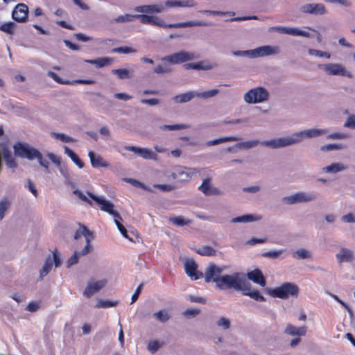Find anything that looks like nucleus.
Wrapping results in <instances>:
<instances>
[{
  "label": "nucleus",
  "instance_id": "obj_24",
  "mask_svg": "<svg viewBox=\"0 0 355 355\" xmlns=\"http://www.w3.org/2000/svg\"><path fill=\"white\" fill-rule=\"evenodd\" d=\"M248 278L254 283L265 286L266 284V279L259 269H254L247 273Z\"/></svg>",
  "mask_w": 355,
  "mask_h": 355
},
{
  "label": "nucleus",
  "instance_id": "obj_27",
  "mask_svg": "<svg viewBox=\"0 0 355 355\" xmlns=\"http://www.w3.org/2000/svg\"><path fill=\"white\" fill-rule=\"evenodd\" d=\"M88 156L90 158L91 164L94 168L107 167L109 164L100 155H95L94 153L89 151Z\"/></svg>",
  "mask_w": 355,
  "mask_h": 355
},
{
  "label": "nucleus",
  "instance_id": "obj_55",
  "mask_svg": "<svg viewBox=\"0 0 355 355\" xmlns=\"http://www.w3.org/2000/svg\"><path fill=\"white\" fill-rule=\"evenodd\" d=\"M212 65L207 64H205L203 62H200L197 63H193V69H198V70H209L212 69Z\"/></svg>",
  "mask_w": 355,
  "mask_h": 355
},
{
  "label": "nucleus",
  "instance_id": "obj_44",
  "mask_svg": "<svg viewBox=\"0 0 355 355\" xmlns=\"http://www.w3.org/2000/svg\"><path fill=\"white\" fill-rule=\"evenodd\" d=\"M188 126L184 124H176V125H164L160 126V129L162 130H178L186 129Z\"/></svg>",
  "mask_w": 355,
  "mask_h": 355
},
{
  "label": "nucleus",
  "instance_id": "obj_14",
  "mask_svg": "<svg viewBox=\"0 0 355 355\" xmlns=\"http://www.w3.org/2000/svg\"><path fill=\"white\" fill-rule=\"evenodd\" d=\"M197 173L196 168H182L178 167L172 173L171 176L178 182H188Z\"/></svg>",
  "mask_w": 355,
  "mask_h": 355
},
{
  "label": "nucleus",
  "instance_id": "obj_39",
  "mask_svg": "<svg viewBox=\"0 0 355 355\" xmlns=\"http://www.w3.org/2000/svg\"><path fill=\"white\" fill-rule=\"evenodd\" d=\"M134 19H136V15L125 14L114 18V21L115 23H127L132 21Z\"/></svg>",
  "mask_w": 355,
  "mask_h": 355
},
{
  "label": "nucleus",
  "instance_id": "obj_42",
  "mask_svg": "<svg viewBox=\"0 0 355 355\" xmlns=\"http://www.w3.org/2000/svg\"><path fill=\"white\" fill-rule=\"evenodd\" d=\"M257 218L251 214L244 215L239 217L232 218V222L233 223H241V222H251L255 220Z\"/></svg>",
  "mask_w": 355,
  "mask_h": 355
},
{
  "label": "nucleus",
  "instance_id": "obj_1",
  "mask_svg": "<svg viewBox=\"0 0 355 355\" xmlns=\"http://www.w3.org/2000/svg\"><path fill=\"white\" fill-rule=\"evenodd\" d=\"M326 130L309 129L300 132H297L293 135V137L291 138L288 137L272 139L270 141H263L262 142V144L266 146H270L273 148H277L279 147L289 146L291 144L299 142L302 140L303 137H315L321 135H324L326 133Z\"/></svg>",
  "mask_w": 355,
  "mask_h": 355
},
{
  "label": "nucleus",
  "instance_id": "obj_50",
  "mask_svg": "<svg viewBox=\"0 0 355 355\" xmlns=\"http://www.w3.org/2000/svg\"><path fill=\"white\" fill-rule=\"evenodd\" d=\"M326 3L338 4L344 7H351L352 2L350 0H324Z\"/></svg>",
  "mask_w": 355,
  "mask_h": 355
},
{
  "label": "nucleus",
  "instance_id": "obj_20",
  "mask_svg": "<svg viewBox=\"0 0 355 355\" xmlns=\"http://www.w3.org/2000/svg\"><path fill=\"white\" fill-rule=\"evenodd\" d=\"M300 10L303 13L322 15L326 13L327 9L322 3H307L302 6Z\"/></svg>",
  "mask_w": 355,
  "mask_h": 355
},
{
  "label": "nucleus",
  "instance_id": "obj_48",
  "mask_svg": "<svg viewBox=\"0 0 355 355\" xmlns=\"http://www.w3.org/2000/svg\"><path fill=\"white\" fill-rule=\"evenodd\" d=\"M51 135L57 139H59L63 142H66V143H69V142H72L73 141V139L69 137V136H67L65 135L64 134H62V133H55V132H53L51 134Z\"/></svg>",
  "mask_w": 355,
  "mask_h": 355
},
{
  "label": "nucleus",
  "instance_id": "obj_30",
  "mask_svg": "<svg viewBox=\"0 0 355 355\" xmlns=\"http://www.w3.org/2000/svg\"><path fill=\"white\" fill-rule=\"evenodd\" d=\"M347 168V166L340 163H333L329 166L323 168L325 173H336Z\"/></svg>",
  "mask_w": 355,
  "mask_h": 355
},
{
  "label": "nucleus",
  "instance_id": "obj_61",
  "mask_svg": "<svg viewBox=\"0 0 355 355\" xmlns=\"http://www.w3.org/2000/svg\"><path fill=\"white\" fill-rule=\"evenodd\" d=\"M258 144H259L258 141H248L240 143L238 145L240 147H243L245 148L248 149V148H251L252 147H255L256 146H257Z\"/></svg>",
  "mask_w": 355,
  "mask_h": 355
},
{
  "label": "nucleus",
  "instance_id": "obj_36",
  "mask_svg": "<svg viewBox=\"0 0 355 355\" xmlns=\"http://www.w3.org/2000/svg\"><path fill=\"white\" fill-rule=\"evenodd\" d=\"M53 266V260L51 258V257H49L45 261V263L42 267V268L40 270V277L41 278H43L44 276H46L51 270Z\"/></svg>",
  "mask_w": 355,
  "mask_h": 355
},
{
  "label": "nucleus",
  "instance_id": "obj_17",
  "mask_svg": "<svg viewBox=\"0 0 355 355\" xmlns=\"http://www.w3.org/2000/svg\"><path fill=\"white\" fill-rule=\"evenodd\" d=\"M184 269L186 274L192 280H197L203 277V273L198 270V266L193 259H189L185 261Z\"/></svg>",
  "mask_w": 355,
  "mask_h": 355
},
{
  "label": "nucleus",
  "instance_id": "obj_28",
  "mask_svg": "<svg viewBox=\"0 0 355 355\" xmlns=\"http://www.w3.org/2000/svg\"><path fill=\"white\" fill-rule=\"evenodd\" d=\"M2 155L8 168H16L17 167V163L10 150L3 148L2 150Z\"/></svg>",
  "mask_w": 355,
  "mask_h": 355
},
{
  "label": "nucleus",
  "instance_id": "obj_12",
  "mask_svg": "<svg viewBox=\"0 0 355 355\" xmlns=\"http://www.w3.org/2000/svg\"><path fill=\"white\" fill-rule=\"evenodd\" d=\"M196 58V56H195L193 53L181 51L170 55L163 57L161 58V60L168 62L172 64H176L191 60Z\"/></svg>",
  "mask_w": 355,
  "mask_h": 355
},
{
  "label": "nucleus",
  "instance_id": "obj_22",
  "mask_svg": "<svg viewBox=\"0 0 355 355\" xmlns=\"http://www.w3.org/2000/svg\"><path fill=\"white\" fill-rule=\"evenodd\" d=\"M106 283L107 281L103 279L89 284L85 289L83 295L87 298L92 297L94 293L103 288L106 285Z\"/></svg>",
  "mask_w": 355,
  "mask_h": 355
},
{
  "label": "nucleus",
  "instance_id": "obj_62",
  "mask_svg": "<svg viewBox=\"0 0 355 355\" xmlns=\"http://www.w3.org/2000/svg\"><path fill=\"white\" fill-rule=\"evenodd\" d=\"M144 284L141 283L140 284L138 287L137 288L136 291H135L134 294L132 295L131 297V303H135L139 298V294L142 290Z\"/></svg>",
  "mask_w": 355,
  "mask_h": 355
},
{
  "label": "nucleus",
  "instance_id": "obj_5",
  "mask_svg": "<svg viewBox=\"0 0 355 355\" xmlns=\"http://www.w3.org/2000/svg\"><path fill=\"white\" fill-rule=\"evenodd\" d=\"M268 293L273 297L288 299L290 297H297L299 288L293 283L285 282L279 287L269 290Z\"/></svg>",
  "mask_w": 355,
  "mask_h": 355
},
{
  "label": "nucleus",
  "instance_id": "obj_7",
  "mask_svg": "<svg viewBox=\"0 0 355 355\" xmlns=\"http://www.w3.org/2000/svg\"><path fill=\"white\" fill-rule=\"evenodd\" d=\"M269 96L268 92L262 87H258L250 89L244 94V100L246 103L252 104L266 101Z\"/></svg>",
  "mask_w": 355,
  "mask_h": 355
},
{
  "label": "nucleus",
  "instance_id": "obj_9",
  "mask_svg": "<svg viewBox=\"0 0 355 355\" xmlns=\"http://www.w3.org/2000/svg\"><path fill=\"white\" fill-rule=\"evenodd\" d=\"M87 195L100 206L102 211L107 212L110 215L113 216L114 219L117 218L122 220L120 214L116 211L114 210V205L112 202L106 200L104 198L97 196L91 192H87Z\"/></svg>",
  "mask_w": 355,
  "mask_h": 355
},
{
  "label": "nucleus",
  "instance_id": "obj_26",
  "mask_svg": "<svg viewBox=\"0 0 355 355\" xmlns=\"http://www.w3.org/2000/svg\"><path fill=\"white\" fill-rule=\"evenodd\" d=\"M284 332L291 336H304L306 334V327L305 326L296 327L291 324H288Z\"/></svg>",
  "mask_w": 355,
  "mask_h": 355
},
{
  "label": "nucleus",
  "instance_id": "obj_54",
  "mask_svg": "<svg viewBox=\"0 0 355 355\" xmlns=\"http://www.w3.org/2000/svg\"><path fill=\"white\" fill-rule=\"evenodd\" d=\"M283 252V250H271L266 252L263 254V257H269L272 259H276Z\"/></svg>",
  "mask_w": 355,
  "mask_h": 355
},
{
  "label": "nucleus",
  "instance_id": "obj_13",
  "mask_svg": "<svg viewBox=\"0 0 355 355\" xmlns=\"http://www.w3.org/2000/svg\"><path fill=\"white\" fill-rule=\"evenodd\" d=\"M223 268L217 266L214 263H211L206 268L205 272V281L207 283L215 282L216 286L219 284V279L221 278Z\"/></svg>",
  "mask_w": 355,
  "mask_h": 355
},
{
  "label": "nucleus",
  "instance_id": "obj_60",
  "mask_svg": "<svg viewBox=\"0 0 355 355\" xmlns=\"http://www.w3.org/2000/svg\"><path fill=\"white\" fill-rule=\"evenodd\" d=\"M40 309V303L37 302H31L26 306V310L30 312H35Z\"/></svg>",
  "mask_w": 355,
  "mask_h": 355
},
{
  "label": "nucleus",
  "instance_id": "obj_63",
  "mask_svg": "<svg viewBox=\"0 0 355 355\" xmlns=\"http://www.w3.org/2000/svg\"><path fill=\"white\" fill-rule=\"evenodd\" d=\"M154 187L157 188L162 191H170L175 188L171 184H154Z\"/></svg>",
  "mask_w": 355,
  "mask_h": 355
},
{
  "label": "nucleus",
  "instance_id": "obj_23",
  "mask_svg": "<svg viewBox=\"0 0 355 355\" xmlns=\"http://www.w3.org/2000/svg\"><path fill=\"white\" fill-rule=\"evenodd\" d=\"M241 292H242L243 295L249 296L256 301H259V302L266 301V298L262 295H261V293H259V291L258 290L251 291L250 284L248 281H246Z\"/></svg>",
  "mask_w": 355,
  "mask_h": 355
},
{
  "label": "nucleus",
  "instance_id": "obj_2",
  "mask_svg": "<svg viewBox=\"0 0 355 355\" xmlns=\"http://www.w3.org/2000/svg\"><path fill=\"white\" fill-rule=\"evenodd\" d=\"M136 19L143 24H150L156 26L161 28H186L193 26H206L207 24L203 21H189L186 22H180L176 24H166L162 19L156 16H151L147 15H136Z\"/></svg>",
  "mask_w": 355,
  "mask_h": 355
},
{
  "label": "nucleus",
  "instance_id": "obj_38",
  "mask_svg": "<svg viewBox=\"0 0 355 355\" xmlns=\"http://www.w3.org/2000/svg\"><path fill=\"white\" fill-rule=\"evenodd\" d=\"M85 62L91 64H95L98 67H103L110 64L112 60L108 58H101L96 60H87Z\"/></svg>",
  "mask_w": 355,
  "mask_h": 355
},
{
  "label": "nucleus",
  "instance_id": "obj_59",
  "mask_svg": "<svg viewBox=\"0 0 355 355\" xmlns=\"http://www.w3.org/2000/svg\"><path fill=\"white\" fill-rule=\"evenodd\" d=\"M344 126L351 129H355V115H350L345 123Z\"/></svg>",
  "mask_w": 355,
  "mask_h": 355
},
{
  "label": "nucleus",
  "instance_id": "obj_49",
  "mask_svg": "<svg viewBox=\"0 0 355 355\" xmlns=\"http://www.w3.org/2000/svg\"><path fill=\"white\" fill-rule=\"evenodd\" d=\"M309 53L311 55H315L318 57H325L327 58H329L331 55L328 52L322 51L317 49H309Z\"/></svg>",
  "mask_w": 355,
  "mask_h": 355
},
{
  "label": "nucleus",
  "instance_id": "obj_33",
  "mask_svg": "<svg viewBox=\"0 0 355 355\" xmlns=\"http://www.w3.org/2000/svg\"><path fill=\"white\" fill-rule=\"evenodd\" d=\"M10 205L11 202L8 198H4L0 201V221L4 218Z\"/></svg>",
  "mask_w": 355,
  "mask_h": 355
},
{
  "label": "nucleus",
  "instance_id": "obj_56",
  "mask_svg": "<svg viewBox=\"0 0 355 355\" xmlns=\"http://www.w3.org/2000/svg\"><path fill=\"white\" fill-rule=\"evenodd\" d=\"M73 193L78 197L80 200L88 203L90 206H92V202L83 194V193L78 189L73 191Z\"/></svg>",
  "mask_w": 355,
  "mask_h": 355
},
{
  "label": "nucleus",
  "instance_id": "obj_32",
  "mask_svg": "<svg viewBox=\"0 0 355 355\" xmlns=\"http://www.w3.org/2000/svg\"><path fill=\"white\" fill-rule=\"evenodd\" d=\"M238 140H239V138L234 137V136L225 137H221L219 139L209 141L207 143V145L210 146L217 145V144L227 142V141H236Z\"/></svg>",
  "mask_w": 355,
  "mask_h": 355
},
{
  "label": "nucleus",
  "instance_id": "obj_34",
  "mask_svg": "<svg viewBox=\"0 0 355 355\" xmlns=\"http://www.w3.org/2000/svg\"><path fill=\"white\" fill-rule=\"evenodd\" d=\"M196 252L202 256H215L216 250L211 246L205 245L196 250Z\"/></svg>",
  "mask_w": 355,
  "mask_h": 355
},
{
  "label": "nucleus",
  "instance_id": "obj_29",
  "mask_svg": "<svg viewBox=\"0 0 355 355\" xmlns=\"http://www.w3.org/2000/svg\"><path fill=\"white\" fill-rule=\"evenodd\" d=\"M64 153L72 159V161L80 168L84 166L83 162L78 157V156L69 147H64Z\"/></svg>",
  "mask_w": 355,
  "mask_h": 355
},
{
  "label": "nucleus",
  "instance_id": "obj_31",
  "mask_svg": "<svg viewBox=\"0 0 355 355\" xmlns=\"http://www.w3.org/2000/svg\"><path fill=\"white\" fill-rule=\"evenodd\" d=\"M210 179L206 178L203 180L202 184L199 187L198 189L205 195L214 194V189L210 185Z\"/></svg>",
  "mask_w": 355,
  "mask_h": 355
},
{
  "label": "nucleus",
  "instance_id": "obj_6",
  "mask_svg": "<svg viewBox=\"0 0 355 355\" xmlns=\"http://www.w3.org/2000/svg\"><path fill=\"white\" fill-rule=\"evenodd\" d=\"M14 154L16 157L33 160L42 158V153L28 144L17 142L13 146Z\"/></svg>",
  "mask_w": 355,
  "mask_h": 355
},
{
  "label": "nucleus",
  "instance_id": "obj_46",
  "mask_svg": "<svg viewBox=\"0 0 355 355\" xmlns=\"http://www.w3.org/2000/svg\"><path fill=\"white\" fill-rule=\"evenodd\" d=\"M293 257L297 259H304L309 258L311 257V254L308 250L302 248L295 252L293 254Z\"/></svg>",
  "mask_w": 355,
  "mask_h": 355
},
{
  "label": "nucleus",
  "instance_id": "obj_10",
  "mask_svg": "<svg viewBox=\"0 0 355 355\" xmlns=\"http://www.w3.org/2000/svg\"><path fill=\"white\" fill-rule=\"evenodd\" d=\"M219 91L216 89L206 91L201 93L195 94L193 92H188L182 94L177 95L174 97V100L176 103H186L191 101L196 96L204 98H207L216 95Z\"/></svg>",
  "mask_w": 355,
  "mask_h": 355
},
{
  "label": "nucleus",
  "instance_id": "obj_40",
  "mask_svg": "<svg viewBox=\"0 0 355 355\" xmlns=\"http://www.w3.org/2000/svg\"><path fill=\"white\" fill-rule=\"evenodd\" d=\"M15 26V24L12 21L6 22L0 26V30L6 33L12 35L14 33Z\"/></svg>",
  "mask_w": 355,
  "mask_h": 355
},
{
  "label": "nucleus",
  "instance_id": "obj_3",
  "mask_svg": "<svg viewBox=\"0 0 355 355\" xmlns=\"http://www.w3.org/2000/svg\"><path fill=\"white\" fill-rule=\"evenodd\" d=\"M196 3L193 0L186 1H176L168 0L164 4H153V5H143L136 6L134 10L136 12L141 13H160L165 10V6L168 7H193L196 6Z\"/></svg>",
  "mask_w": 355,
  "mask_h": 355
},
{
  "label": "nucleus",
  "instance_id": "obj_57",
  "mask_svg": "<svg viewBox=\"0 0 355 355\" xmlns=\"http://www.w3.org/2000/svg\"><path fill=\"white\" fill-rule=\"evenodd\" d=\"M217 325L222 327L224 329H227L230 327V322L228 319L222 317L218 320Z\"/></svg>",
  "mask_w": 355,
  "mask_h": 355
},
{
  "label": "nucleus",
  "instance_id": "obj_58",
  "mask_svg": "<svg viewBox=\"0 0 355 355\" xmlns=\"http://www.w3.org/2000/svg\"><path fill=\"white\" fill-rule=\"evenodd\" d=\"M343 148V146L341 144H328L325 146H322L321 147V150L322 151H329L336 149H341Z\"/></svg>",
  "mask_w": 355,
  "mask_h": 355
},
{
  "label": "nucleus",
  "instance_id": "obj_47",
  "mask_svg": "<svg viewBox=\"0 0 355 355\" xmlns=\"http://www.w3.org/2000/svg\"><path fill=\"white\" fill-rule=\"evenodd\" d=\"M116 305V302L109 301V300H100L96 305L97 308H109L115 306Z\"/></svg>",
  "mask_w": 355,
  "mask_h": 355
},
{
  "label": "nucleus",
  "instance_id": "obj_53",
  "mask_svg": "<svg viewBox=\"0 0 355 355\" xmlns=\"http://www.w3.org/2000/svg\"><path fill=\"white\" fill-rule=\"evenodd\" d=\"M122 220H120L119 218H115L114 219V223L116 225L119 230L120 231V232L121 233V234L125 237V238H128V232L126 230V229L125 228V227L121 224V221Z\"/></svg>",
  "mask_w": 355,
  "mask_h": 355
},
{
  "label": "nucleus",
  "instance_id": "obj_52",
  "mask_svg": "<svg viewBox=\"0 0 355 355\" xmlns=\"http://www.w3.org/2000/svg\"><path fill=\"white\" fill-rule=\"evenodd\" d=\"M278 29L280 30L282 33L290 34L292 35H298V36H299L298 33H300V31L297 28H287V27H279Z\"/></svg>",
  "mask_w": 355,
  "mask_h": 355
},
{
  "label": "nucleus",
  "instance_id": "obj_19",
  "mask_svg": "<svg viewBox=\"0 0 355 355\" xmlns=\"http://www.w3.org/2000/svg\"><path fill=\"white\" fill-rule=\"evenodd\" d=\"M47 75L53 79L56 83L62 85H73V84H83V85H92L96 83L95 80L92 79H77L73 81L64 80L58 76L53 71H49Z\"/></svg>",
  "mask_w": 355,
  "mask_h": 355
},
{
  "label": "nucleus",
  "instance_id": "obj_8",
  "mask_svg": "<svg viewBox=\"0 0 355 355\" xmlns=\"http://www.w3.org/2000/svg\"><path fill=\"white\" fill-rule=\"evenodd\" d=\"M82 236H85L86 239V245L84 248L80 252V255H86L89 253L92 247L90 244L91 241L94 239L93 232H91L85 225L79 224V229L77 230L74 234V239H78Z\"/></svg>",
  "mask_w": 355,
  "mask_h": 355
},
{
  "label": "nucleus",
  "instance_id": "obj_51",
  "mask_svg": "<svg viewBox=\"0 0 355 355\" xmlns=\"http://www.w3.org/2000/svg\"><path fill=\"white\" fill-rule=\"evenodd\" d=\"M171 71V69L167 64H159L154 69V72L156 73H167Z\"/></svg>",
  "mask_w": 355,
  "mask_h": 355
},
{
  "label": "nucleus",
  "instance_id": "obj_43",
  "mask_svg": "<svg viewBox=\"0 0 355 355\" xmlns=\"http://www.w3.org/2000/svg\"><path fill=\"white\" fill-rule=\"evenodd\" d=\"M112 53H117L128 54V53H135L136 52V49H132V48L129 47V46H120V47H116V48L112 49Z\"/></svg>",
  "mask_w": 355,
  "mask_h": 355
},
{
  "label": "nucleus",
  "instance_id": "obj_25",
  "mask_svg": "<svg viewBox=\"0 0 355 355\" xmlns=\"http://www.w3.org/2000/svg\"><path fill=\"white\" fill-rule=\"evenodd\" d=\"M336 259L339 263L349 262L354 258L353 252L347 248H341L340 252L336 255Z\"/></svg>",
  "mask_w": 355,
  "mask_h": 355
},
{
  "label": "nucleus",
  "instance_id": "obj_11",
  "mask_svg": "<svg viewBox=\"0 0 355 355\" xmlns=\"http://www.w3.org/2000/svg\"><path fill=\"white\" fill-rule=\"evenodd\" d=\"M279 49L277 46H262L250 51H235V55H241L246 53H250L253 57H263L270 55L278 53Z\"/></svg>",
  "mask_w": 355,
  "mask_h": 355
},
{
  "label": "nucleus",
  "instance_id": "obj_64",
  "mask_svg": "<svg viewBox=\"0 0 355 355\" xmlns=\"http://www.w3.org/2000/svg\"><path fill=\"white\" fill-rule=\"evenodd\" d=\"M26 187L29 189V191L35 196L37 197V191L33 184V182H32L31 180L28 179L27 180V184L26 185Z\"/></svg>",
  "mask_w": 355,
  "mask_h": 355
},
{
  "label": "nucleus",
  "instance_id": "obj_35",
  "mask_svg": "<svg viewBox=\"0 0 355 355\" xmlns=\"http://www.w3.org/2000/svg\"><path fill=\"white\" fill-rule=\"evenodd\" d=\"M169 220L177 226H184L191 223L190 219L184 218L182 216L170 218Z\"/></svg>",
  "mask_w": 355,
  "mask_h": 355
},
{
  "label": "nucleus",
  "instance_id": "obj_41",
  "mask_svg": "<svg viewBox=\"0 0 355 355\" xmlns=\"http://www.w3.org/2000/svg\"><path fill=\"white\" fill-rule=\"evenodd\" d=\"M164 344V342H159L157 340H150L148 345V349L151 353L156 352L159 348Z\"/></svg>",
  "mask_w": 355,
  "mask_h": 355
},
{
  "label": "nucleus",
  "instance_id": "obj_4",
  "mask_svg": "<svg viewBox=\"0 0 355 355\" xmlns=\"http://www.w3.org/2000/svg\"><path fill=\"white\" fill-rule=\"evenodd\" d=\"M245 276L239 272L223 275L217 286L220 290L234 289L241 291L246 282Z\"/></svg>",
  "mask_w": 355,
  "mask_h": 355
},
{
  "label": "nucleus",
  "instance_id": "obj_15",
  "mask_svg": "<svg viewBox=\"0 0 355 355\" xmlns=\"http://www.w3.org/2000/svg\"><path fill=\"white\" fill-rule=\"evenodd\" d=\"M325 73L332 76H342L348 78H352V73L347 71L342 64H326L323 65Z\"/></svg>",
  "mask_w": 355,
  "mask_h": 355
},
{
  "label": "nucleus",
  "instance_id": "obj_18",
  "mask_svg": "<svg viewBox=\"0 0 355 355\" xmlns=\"http://www.w3.org/2000/svg\"><path fill=\"white\" fill-rule=\"evenodd\" d=\"M314 199H315V195L300 192L294 195L285 197L283 200L286 203L291 205L297 202H309Z\"/></svg>",
  "mask_w": 355,
  "mask_h": 355
},
{
  "label": "nucleus",
  "instance_id": "obj_21",
  "mask_svg": "<svg viewBox=\"0 0 355 355\" xmlns=\"http://www.w3.org/2000/svg\"><path fill=\"white\" fill-rule=\"evenodd\" d=\"M124 148L127 150L139 154L141 157L146 159H154L157 156L155 153L148 148H143L134 146H125Z\"/></svg>",
  "mask_w": 355,
  "mask_h": 355
},
{
  "label": "nucleus",
  "instance_id": "obj_37",
  "mask_svg": "<svg viewBox=\"0 0 355 355\" xmlns=\"http://www.w3.org/2000/svg\"><path fill=\"white\" fill-rule=\"evenodd\" d=\"M112 73L116 75L119 79H128L131 77V73L127 69H113Z\"/></svg>",
  "mask_w": 355,
  "mask_h": 355
},
{
  "label": "nucleus",
  "instance_id": "obj_45",
  "mask_svg": "<svg viewBox=\"0 0 355 355\" xmlns=\"http://www.w3.org/2000/svg\"><path fill=\"white\" fill-rule=\"evenodd\" d=\"M154 316L160 322H167L169 318H170V315H168V313L164 311V310H161V311H159L158 312L154 313Z\"/></svg>",
  "mask_w": 355,
  "mask_h": 355
},
{
  "label": "nucleus",
  "instance_id": "obj_16",
  "mask_svg": "<svg viewBox=\"0 0 355 355\" xmlns=\"http://www.w3.org/2000/svg\"><path fill=\"white\" fill-rule=\"evenodd\" d=\"M28 8L24 3H18L12 10V17L17 22H25L28 19Z\"/></svg>",
  "mask_w": 355,
  "mask_h": 355
}]
</instances>
